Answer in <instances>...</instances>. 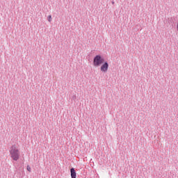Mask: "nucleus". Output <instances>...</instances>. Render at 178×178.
Here are the masks:
<instances>
[{"mask_svg":"<svg viewBox=\"0 0 178 178\" xmlns=\"http://www.w3.org/2000/svg\"><path fill=\"white\" fill-rule=\"evenodd\" d=\"M47 20H48V22H49V23H51L52 22V16L49 15L47 17Z\"/></svg>","mask_w":178,"mask_h":178,"instance_id":"5","label":"nucleus"},{"mask_svg":"<svg viewBox=\"0 0 178 178\" xmlns=\"http://www.w3.org/2000/svg\"><path fill=\"white\" fill-rule=\"evenodd\" d=\"M26 169H27L28 172H31V167H30V165H27Z\"/></svg>","mask_w":178,"mask_h":178,"instance_id":"6","label":"nucleus"},{"mask_svg":"<svg viewBox=\"0 0 178 178\" xmlns=\"http://www.w3.org/2000/svg\"><path fill=\"white\" fill-rule=\"evenodd\" d=\"M10 156L13 161H19L20 159V148L18 145H13L9 149Z\"/></svg>","mask_w":178,"mask_h":178,"instance_id":"1","label":"nucleus"},{"mask_svg":"<svg viewBox=\"0 0 178 178\" xmlns=\"http://www.w3.org/2000/svg\"><path fill=\"white\" fill-rule=\"evenodd\" d=\"M105 62V58L101 55H96L93 58V66L95 67H99Z\"/></svg>","mask_w":178,"mask_h":178,"instance_id":"2","label":"nucleus"},{"mask_svg":"<svg viewBox=\"0 0 178 178\" xmlns=\"http://www.w3.org/2000/svg\"><path fill=\"white\" fill-rule=\"evenodd\" d=\"M108 69H109V64L107 61H104L100 66V71L102 73H106V72H108Z\"/></svg>","mask_w":178,"mask_h":178,"instance_id":"3","label":"nucleus"},{"mask_svg":"<svg viewBox=\"0 0 178 178\" xmlns=\"http://www.w3.org/2000/svg\"><path fill=\"white\" fill-rule=\"evenodd\" d=\"M70 172L72 178H76L77 177V174L76 173V170H74V168H71Z\"/></svg>","mask_w":178,"mask_h":178,"instance_id":"4","label":"nucleus"}]
</instances>
